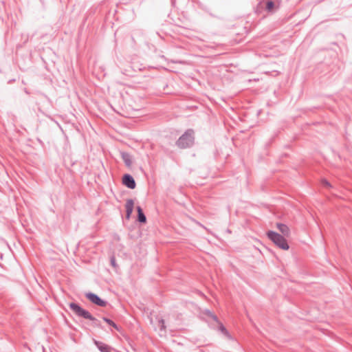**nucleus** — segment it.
Returning <instances> with one entry per match:
<instances>
[{
    "mask_svg": "<svg viewBox=\"0 0 352 352\" xmlns=\"http://www.w3.org/2000/svg\"><path fill=\"white\" fill-rule=\"evenodd\" d=\"M71 308L77 309V308H80V307L74 304H71Z\"/></svg>",
    "mask_w": 352,
    "mask_h": 352,
    "instance_id": "dca6fc26",
    "label": "nucleus"
},
{
    "mask_svg": "<svg viewBox=\"0 0 352 352\" xmlns=\"http://www.w3.org/2000/svg\"><path fill=\"white\" fill-rule=\"evenodd\" d=\"M159 324L160 326V329L162 331H165L164 322L163 320H159Z\"/></svg>",
    "mask_w": 352,
    "mask_h": 352,
    "instance_id": "ddd939ff",
    "label": "nucleus"
},
{
    "mask_svg": "<svg viewBox=\"0 0 352 352\" xmlns=\"http://www.w3.org/2000/svg\"><path fill=\"white\" fill-rule=\"evenodd\" d=\"M277 228L283 235L289 236V228L287 226L283 223H277Z\"/></svg>",
    "mask_w": 352,
    "mask_h": 352,
    "instance_id": "6e6552de",
    "label": "nucleus"
},
{
    "mask_svg": "<svg viewBox=\"0 0 352 352\" xmlns=\"http://www.w3.org/2000/svg\"><path fill=\"white\" fill-rule=\"evenodd\" d=\"M86 296L90 301H91L97 306L106 307L108 305L105 300L101 299L99 296L94 294L89 293L86 294Z\"/></svg>",
    "mask_w": 352,
    "mask_h": 352,
    "instance_id": "7ed1b4c3",
    "label": "nucleus"
},
{
    "mask_svg": "<svg viewBox=\"0 0 352 352\" xmlns=\"http://www.w3.org/2000/svg\"><path fill=\"white\" fill-rule=\"evenodd\" d=\"M274 4L272 1H268L267 3V9L269 10V11H272L274 8Z\"/></svg>",
    "mask_w": 352,
    "mask_h": 352,
    "instance_id": "f8f14e48",
    "label": "nucleus"
},
{
    "mask_svg": "<svg viewBox=\"0 0 352 352\" xmlns=\"http://www.w3.org/2000/svg\"><path fill=\"white\" fill-rule=\"evenodd\" d=\"M111 263L113 267H117V264H116V258L114 257H112L111 259Z\"/></svg>",
    "mask_w": 352,
    "mask_h": 352,
    "instance_id": "2eb2a0df",
    "label": "nucleus"
},
{
    "mask_svg": "<svg viewBox=\"0 0 352 352\" xmlns=\"http://www.w3.org/2000/svg\"><path fill=\"white\" fill-rule=\"evenodd\" d=\"M137 211L138 213V221L141 223H146V218L145 215L144 214L142 208L140 206L137 207Z\"/></svg>",
    "mask_w": 352,
    "mask_h": 352,
    "instance_id": "1a4fd4ad",
    "label": "nucleus"
},
{
    "mask_svg": "<svg viewBox=\"0 0 352 352\" xmlns=\"http://www.w3.org/2000/svg\"><path fill=\"white\" fill-rule=\"evenodd\" d=\"M74 311L75 314L78 316H82L85 318L93 320L89 312L85 309H74Z\"/></svg>",
    "mask_w": 352,
    "mask_h": 352,
    "instance_id": "423d86ee",
    "label": "nucleus"
},
{
    "mask_svg": "<svg viewBox=\"0 0 352 352\" xmlns=\"http://www.w3.org/2000/svg\"><path fill=\"white\" fill-rule=\"evenodd\" d=\"M126 217L129 219L133 210L134 202L132 199H128L126 202Z\"/></svg>",
    "mask_w": 352,
    "mask_h": 352,
    "instance_id": "39448f33",
    "label": "nucleus"
},
{
    "mask_svg": "<svg viewBox=\"0 0 352 352\" xmlns=\"http://www.w3.org/2000/svg\"><path fill=\"white\" fill-rule=\"evenodd\" d=\"M94 343L101 352L111 351V347L109 345L96 340L94 341Z\"/></svg>",
    "mask_w": 352,
    "mask_h": 352,
    "instance_id": "0eeeda50",
    "label": "nucleus"
},
{
    "mask_svg": "<svg viewBox=\"0 0 352 352\" xmlns=\"http://www.w3.org/2000/svg\"><path fill=\"white\" fill-rule=\"evenodd\" d=\"M267 235L268 238L280 248L284 250H287L289 249V247L287 243V241L280 234L273 231H269L267 233Z\"/></svg>",
    "mask_w": 352,
    "mask_h": 352,
    "instance_id": "f03ea898",
    "label": "nucleus"
},
{
    "mask_svg": "<svg viewBox=\"0 0 352 352\" xmlns=\"http://www.w3.org/2000/svg\"><path fill=\"white\" fill-rule=\"evenodd\" d=\"M122 159L124 161L126 166H130L132 164V160L129 155L126 153L122 154Z\"/></svg>",
    "mask_w": 352,
    "mask_h": 352,
    "instance_id": "9d476101",
    "label": "nucleus"
},
{
    "mask_svg": "<svg viewBox=\"0 0 352 352\" xmlns=\"http://www.w3.org/2000/svg\"><path fill=\"white\" fill-rule=\"evenodd\" d=\"M123 184L131 189H133L135 188V182L133 178L129 175H124L122 178Z\"/></svg>",
    "mask_w": 352,
    "mask_h": 352,
    "instance_id": "20e7f679",
    "label": "nucleus"
},
{
    "mask_svg": "<svg viewBox=\"0 0 352 352\" xmlns=\"http://www.w3.org/2000/svg\"><path fill=\"white\" fill-rule=\"evenodd\" d=\"M322 184L324 185V186L327 187V188H331V185L329 184V182H328L327 180L325 179H323L322 181Z\"/></svg>",
    "mask_w": 352,
    "mask_h": 352,
    "instance_id": "4468645a",
    "label": "nucleus"
},
{
    "mask_svg": "<svg viewBox=\"0 0 352 352\" xmlns=\"http://www.w3.org/2000/svg\"><path fill=\"white\" fill-rule=\"evenodd\" d=\"M104 320L106 321L109 324L113 327L115 329H118L117 325L112 320L107 318H104Z\"/></svg>",
    "mask_w": 352,
    "mask_h": 352,
    "instance_id": "9b49d317",
    "label": "nucleus"
},
{
    "mask_svg": "<svg viewBox=\"0 0 352 352\" xmlns=\"http://www.w3.org/2000/svg\"><path fill=\"white\" fill-rule=\"evenodd\" d=\"M194 139V131L188 129L178 139L177 145L180 148L190 147L193 144Z\"/></svg>",
    "mask_w": 352,
    "mask_h": 352,
    "instance_id": "f257e3e1",
    "label": "nucleus"
}]
</instances>
